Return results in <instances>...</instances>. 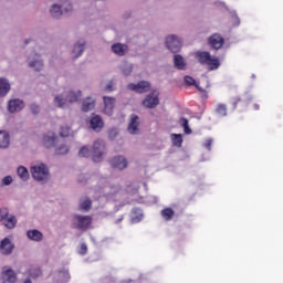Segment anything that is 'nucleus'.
I'll return each mask as SVG.
<instances>
[{"instance_id": "obj_34", "label": "nucleus", "mask_w": 283, "mask_h": 283, "mask_svg": "<svg viewBox=\"0 0 283 283\" xmlns=\"http://www.w3.org/2000/svg\"><path fill=\"white\" fill-rule=\"evenodd\" d=\"M179 125L184 128L185 134H191V128L189 127V119L181 117L179 119Z\"/></svg>"}, {"instance_id": "obj_23", "label": "nucleus", "mask_w": 283, "mask_h": 283, "mask_svg": "<svg viewBox=\"0 0 283 283\" xmlns=\"http://www.w3.org/2000/svg\"><path fill=\"white\" fill-rule=\"evenodd\" d=\"M10 81L6 77H0V98L8 96V94H10Z\"/></svg>"}, {"instance_id": "obj_37", "label": "nucleus", "mask_w": 283, "mask_h": 283, "mask_svg": "<svg viewBox=\"0 0 283 283\" xmlns=\"http://www.w3.org/2000/svg\"><path fill=\"white\" fill-rule=\"evenodd\" d=\"M171 138H172V145H175V147H182V135L172 134Z\"/></svg>"}, {"instance_id": "obj_25", "label": "nucleus", "mask_w": 283, "mask_h": 283, "mask_svg": "<svg viewBox=\"0 0 283 283\" xmlns=\"http://www.w3.org/2000/svg\"><path fill=\"white\" fill-rule=\"evenodd\" d=\"M27 238L32 242H43V232L36 229L28 230Z\"/></svg>"}, {"instance_id": "obj_46", "label": "nucleus", "mask_w": 283, "mask_h": 283, "mask_svg": "<svg viewBox=\"0 0 283 283\" xmlns=\"http://www.w3.org/2000/svg\"><path fill=\"white\" fill-rule=\"evenodd\" d=\"M78 253H80V255H86L87 254V244L82 243Z\"/></svg>"}, {"instance_id": "obj_41", "label": "nucleus", "mask_w": 283, "mask_h": 283, "mask_svg": "<svg viewBox=\"0 0 283 283\" xmlns=\"http://www.w3.org/2000/svg\"><path fill=\"white\" fill-rule=\"evenodd\" d=\"M60 136L62 138H67V136H70V126H62L60 129Z\"/></svg>"}, {"instance_id": "obj_31", "label": "nucleus", "mask_w": 283, "mask_h": 283, "mask_svg": "<svg viewBox=\"0 0 283 283\" xmlns=\"http://www.w3.org/2000/svg\"><path fill=\"white\" fill-rule=\"evenodd\" d=\"M17 282V274L12 270H7L3 275V283Z\"/></svg>"}, {"instance_id": "obj_45", "label": "nucleus", "mask_w": 283, "mask_h": 283, "mask_svg": "<svg viewBox=\"0 0 283 283\" xmlns=\"http://www.w3.org/2000/svg\"><path fill=\"white\" fill-rule=\"evenodd\" d=\"M138 189H139L138 186H128L126 191L127 193H138Z\"/></svg>"}, {"instance_id": "obj_57", "label": "nucleus", "mask_w": 283, "mask_h": 283, "mask_svg": "<svg viewBox=\"0 0 283 283\" xmlns=\"http://www.w3.org/2000/svg\"><path fill=\"white\" fill-rule=\"evenodd\" d=\"M78 182H85V181H83V180L78 179Z\"/></svg>"}, {"instance_id": "obj_12", "label": "nucleus", "mask_w": 283, "mask_h": 283, "mask_svg": "<svg viewBox=\"0 0 283 283\" xmlns=\"http://www.w3.org/2000/svg\"><path fill=\"white\" fill-rule=\"evenodd\" d=\"M111 51L115 56H126L129 53V46L125 43L116 42L111 45Z\"/></svg>"}, {"instance_id": "obj_50", "label": "nucleus", "mask_w": 283, "mask_h": 283, "mask_svg": "<svg viewBox=\"0 0 283 283\" xmlns=\"http://www.w3.org/2000/svg\"><path fill=\"white\" fill-rule=\"evenodd\" d=\"M39 275H41V272H40V271H36L35 274L32 273V272H30V276H31V277H39Z\"/></svg>"}, {"instance_id": "obj_17", "label": "nucleus", "mask_w": 283, "mask_h": 283, "mask_svg": "<svg viewBox=\"0 0 283 283\" xmlns=\"http://www.w3.org/2000/svg\"><path fill=\"white\" fill-rule=\"evenodd\" d=\"M103 101H104V114H106V116H112V114H114V107H116V98L104 96Z\"/></svg>"}, {"instance_id": "obj_53", "label": "nucleus", "mask_w": 283, "mask_h": 283, "mask_svg": "<svg viewBox=\"0 0 283 283\" xmlns=\"http://www.w3.org/2000/svg\"><path fill=\"white\" fill-rule=\"evenodd\" d=\"M132 221L133 222H140V219L133 218Z\"/></svg>"}, {"instance_id": "obj_1", "label": "nucleus", "mask_w": 283, "mask_h": 283, "mask_svg": "<svg viewBox=\"0 0 283 283\" xmlns=\"http://www.w3.org/2000/svg\"><path fill=\"white\" fill-rule=\"evenodd\" d=\"M81 96H83L81 91L65 90L64 92L54 95L53 104L60 109H65V107H70V105L74 103H78Z\"/></svg>"}, {"instance_id": "obj_55", "label": "nucleus", "mask_w": 283, "mask_h": 283, "mask_svg": "<svg viewBox=\"0 0 283 283\" xmlns=\"http://www.w3.org/2000/svg\"><path fill=\"white\" fill-rule=\"evenodd\" d=\"M254 109H260V105L254 104Z\"/></svg>"}, {"instance_id": "obj_15", "label": "nucleus", "mask_w": 283, "mask_h": 283, "mask_svg": "<svg viewBox=\"0 0 283 283\" xmlns=\"http://www.w3.org/2000/svg\"><path fill=\"white\" fill-rule=\"evenodd\" d=\"M111 166L113 169H117L118 171H123L127 169L128 163L127 159L123 156H115L111 160Z\"/></svg>"}, {"instance_id": "obj_43", "label": "nucleus", "mask_w": 283, "mask_h": 283, "mask_svg": "<svg viewBox=\"0 0 283 283\" xmlns=\"http://www.w3.org/2000/svg\"><path fill=\"white\" fill-rule=\"evenodd\" d=\"M184 80L186 85H196V80L189 75H186Z\"/></svg>"}, {"instance_id": "obj_38", "label": "nucleus", "mask_w": 283, "mask_h": 283, "mask_svg": "<svg viewBox=\"0 0 283 283\" xmlns=\"http://www.w3.org/2000/svg\"><path fill=\"white\" fill-rule=\"evenodd\" d=\"M12 182H14V178H12V176L8 175L2 178L0 186L1 187H10V185H12Z\"/></svg>"}, {"instance_id": "obj_8", "label": "nucleus", "mask_w": 283, "mask_h": 283, "mask_svg": "<svg viewBox=\"0 0 283 283\" xmlns=\"http://www.w3.org/2000/svg\"><path fill=\"white\" fill-rule=\"evenodd\" d=\"M28 67L33 72H43V67H45V63L43 62V57L39 53H32L28 60Z\"/></svg>"}, {"instance_id": "obj_7", "label": "nucleus", "mask_w": 283, "mask_h": 283, "mask_svg": "<svg viewBox=\"0 0 283 283\" xmlns=\"http://www.w3.org/2000/svg\"><path fill=\"white\" fill-rule=\"evenodd\" d=\"M91 151L93 163H101L105 157V142L103 139H96Z\"/></svg>"}, {"instance_id": "obj_42", "label": "nucleus", "mask_w": 283, "mask_h": 283, "mask_svg": "<svg viewBox=\"0 0 283 283\" xmlns=\"http://www.w3.org/2000/svg\"><path fill=\"white\" fill-rule=\"evenodd\" d=\"M116 136H118V129H116V128H111V129L108 130V138H109L111 140H114V138H116Z\"/></svg>"}, {"instance_id": "obj_35", "label": "nucleus", "mask_w": 283, "mask_h": 283, "mask_svg": "<svg viewBox=\"0 0 283 283\" xmlns=\"http://www.w3.org/2000/svg\"><path fill=\"white\" fill-rule=\"evenodd\" d=\"M92 156V150H90V147L83 146L78 150V157L80 158H90Z\"/></svg>"}, {"instance_id": "obj_18", "label": "nucleus", "mask_w": 283, "mask_h": 283, "mask_svg": "<svg viewBox=\"0 0 283 283\" xmlns=\"http://www.w3.org/2000/svg\"><path fill=\"white\" fill-rule=\"evenodd\" d=\"M14 251V243L9 238H4L0 243V253L2 255H11Z\"/></svg>"}, {"instance_id": "obj_52", "label": "nucleus", "mask_w": 283, "mask_h": 283, "mask_svg": "<svg viewBox=\"0 0 283 283\" xmlns=\"http://www.w3.org/2000/svg\"><path fill=\"white\" fill-rule=\"evenodd\" d=\"M118 222H123V216L116 220V224H118Z\"/></svg>"}, {"instance_id": "obj_39", "label": "nucleus", "mask_w": 283, "mask_h": 283, "mask_svg": "<svg viewBox=\"0 0 283 283\" xmlns=\"http://www.w3.org/2000/svg\"><path fill=\"white\" fill-rule=\"evenodd\" d=\"M216 114H218V116H227V105L218 104L216 108Z\"/></svg>"}, {"instance_id": "obj_20", "label": "nucleus", "mask_w": 283, "mask_h": 283, "mask_svg": "<svg viewBox=\"0 0 283 283\" xmlns=\"http://www.w3.org/2000/svg\"><path fill=\"white\" fill-rule=\"evenodd\" d=\"M209 43L213 50H220L224 45V38L220 33H214L209 38Z\"/></svg>"}, {"instance_id": "obj_26", "label": "nucleus", "mask_w": 283, "mask_h": 283, "mask_svg": "<svg viewBox=\"0 0 283 283\" xmlns=\"http://www.w3.org/2000/svg\"><path fill=\"white\" fill-rule=\"evenodd\" d=\"M119 71L124 76H132V72H134V64L123 61L119 64Z\"/></svg>"}, {"instance_id": "obj_47", "label": "nucleus", "mask_w": 283, "mask_h": 283, "mask_svg": "<svg viewBox=\"0 0 283 283\" xmlns=\"http://www.w3.org/2000/svg\"><path fill=\"white\" fill-rule=\"evenodd\" d=\"M211 145H213V139H207L206 143L203 144V147H206L208 151H211Z\"/></svg>"}, {"instance_id": "obj_40", "label": "nucleus", "mask_w": 283, "mask_h": 283, "mask_svg": "<svg viewBox=\"0 0 283 283\" xmlns=\"http://www.w3.org/2000/svg\"><path fill=\"white\" fill-rule=\"evenodd\" d=\"M30 112L31 114H34V116H38V114H41V106L36 103H33L30 105Z\"/></svg>"}, {"instance_id": "obj_36", "label": "nucleus", "mask_w": 283, "mask_h": 283, "mask_svg": "<svg viewBox=\"0 0 283 283\" xmlns=\"http://www.w3.org/2000/svg\"><path fill=\"white\" fill-rule=\"evenodd\" d=\"M67 151H70V147L67 145H65V144H61L55 149V154L57 156H65V154H67Z\"/></svg>"}, {"instance_id": "obj_56", "label": "nucleus", "mask_w": 283, "mask_h": 283, "mask_svg": "<svg viewBox=\"0 0 283 283\" xmlns=\"http://www.w3.org/2000/svg\"><path fill=\"white\" fill-rule=\"evenodd\" d=\"M238 107V102L234 103V108Z\"/></svg>"}, {"instance_id": "obj_44", "label": "nucleus", "mask_w": 283, "mask_h": 283, "mask_svg": "<svg viewBox=\"0 0 283 283\" xmlns=\"http://www.w3.org/2000/svg\"><path fill=\"white\" fill-rule=\"evenodd\" d=\"M8 210L6 209V208H1L0 209V222L2 221V220H6L7 218H8Z\"/></svg>"}, {"instance_id": "obj_13", "label": "nucleus", "mask_w": 283, "mask_h": 283, "mask_svg": "<svg viewBox=\"0 0 283 283\" xmlns=\"http://www.w3.org/2000/svg\"><path fill=\"white\" fill-rule=\"evenodd\" d=\"M143 105L144 107H147V109H155V107H158V105H160V99L158 98V95H156V93H150L143 101Z\"/></svg>"}, {"instance_id": "obj_27", "label": "nucleus", "mask_w": 283, "mask_h": 283, "mask_svg": "<svg viewBox=\"0 0 283 283\" xmlns=\"http://www.w3.org/2000/svg\"><path fill=\"white\" fill-rule=\"evenodd\" d=\"M94 107H96V99H94L93 97H86L82 102V112H92Z\"/></svg>"}, {"instance_id": "obj_49", "label": "nucleus", "mask_w": 283, "mask_h": 283, "mask_svg": "<svg viewBox=\"0 0 283 283\" xmlns=\"http://www.w3.org/2000/svg\"><path fill=\"white\" fill-rule=\"evenodd\" d=\"M231 17H232V19H234L235 24H237V25H240V18L238 17V13H235V11H233V12L231 13Z\"/></svg>"}, {"instance_id": "obj_5", "label": "nucleus", "mask_w": 283, "mask_h": 283, "mask_svg": "<svg viewBox=\"0 0 283 283\" xmlns=\"http://www.w3.org/2000/svg\"><path fill=\"white\" fill-rule=\"evenodd\" d=\"M92 220L91 216L74 214L72 219V227L73 229H78V231H87L92 224Z\"/></svg>"}, {"instance_id": "obj_4", "label": "nucleus", "mask_w": 283, "mask_h": 283, "mask_svg": "<svg viewBox=\"0 0 283 283\" xmlns=\"http://www.w3.org/2000/svg\"><path fill=\"white\" fill-rule=\"evenodd\" d=\"M197 57L201 65H208L210 71L218 70L220 67V60L218 57H212L207 51L198 52Z\"/></svg>"}, {"instance_id": "obj_28", "label": "nucleus", "mask_w": 283, "mask_h": 283, "mask_svg": "<svg viewBox=\"0 0 283 283\" xmlns=\"http://www.w3.org/2000/svg\"><path fill=\"white\" fill-rule=\"evenodd\" d=\"M174 66L176 67V70H181V71L187 70V62L185 61V57H182V55L180 54H175Z\"/></svg>"}, {"instance_id": "obj_10", "label": "nucleus", "mask_w": 283, "mask_h": 283, "mask_svg": "<svg viewBox=\"0 0 283 283\" xmlns=\"http://www.w3.org/2000/svg\"><path fill=\"white\" fill-rule=\"evenodd\" d=\"M41 143L45 149H52L56 147L59 143V136H56L53 132L46 133L42 136Z\"/></svg>"}, {"instance_id": "obj_33", "label": "nucleus", "mask_w": 283, "mask_h": 283, "mask_svg": "<svg viewBox=\"0 0 283 283\" xmlns=\"http://www.w3.org/2000/svg\"><path fill=\"white\" fill-rule=\"evenodd\" d=\"M175 213L176 212L171 208H166V209L161 210V217L164 218V220H167V221L171 220V218H174Z\"/></svg>"}, {"instance_id": "obj_24", "label": "nucleus", "mask_w": 283, "mask_h": 283, "mask_svg": "<svg viewBox=\"0 0 283 283\" xmlns=\"http://www.w3.org/2000/svg\"><path fill=\"white\" fill-rule=\"evenodd\" d=\"M92 209V199L90 197H82L78 201V211L87 213Z\"/></svg>"}, {"instance_id": "obj_6", "label": "nucleus", "mask_w": 283, "mask_h": 283, "mask_svg": "<svg viewBox=\"0 0 283 283\" xmlns=\"http://www.w3.org/2000/svg\"><path fill=\"white\" fill-rule=\"evenodd\" d=\"M166 48L169 50V52H172V54H178L180 50H182V38L176 34H170L166 36L165 39Z\"/></svg>"}, {"instance_id": "obj_48", "label": "nucleus", "mask_w": 283, "mask_h": 283, "mask_svg": "<svg viewBox=\"0 0 283 283\" xmlns=\"http://www.w3.org/2000/svg\"><path fill=\"white\" fill-rule=\"evenodd\" d=\"M105 91L106 92H113L114 91V83L113 82H108L105 86Z\"/></svg>"}, {"instance_id": "obj_19", "label": "nucleus", "mask_w": 283, "mask_h": 283, "mask_svg": "<svg viewBox=\"0 0 283 283\" xmlns=\"http://www.w3.org/2000/svg\"><path fill=\"white\" fill-rule=\"evenodd\" d=\"M25 107L24 103L20 98L10 99L8 103V111L10 114H17V112H21Z\"/></svg>"}, {"instance_id": "obj_14", "label": "nucleus", "mask_w": 283, "mask_h": 283, "mask_svg": "<svg viewBox=\"0 0 283 283\" xmlns=\"http://www.w3.org/2000/svg\"><path fill=\"white\" fill-rule=\"evenodd\" d=\"M90 127L91 129H93V132H102L103 127H105V122H103V117L93 114L90 119Z\"/></svg>"}, {"instance_id": "obj_32", "label": "nucleus", "mask_w": 283, "mask_h": 283, "mask_svg": "<svg viewBox=\"0 0 283 283\" xmlns=\"http://www.w3.org/2000/svg\"><path fill=\"white\" fill-rule=\"evenodd\" d=\"M4 227L7 229H14V227H17V217H14L12 214L7 217V219L4 221Z\"/></svg>"}, {"instance_id": "obj_9", "label": "nucleus", "mask_w": 283, "mask_h": 283, "mask_svg": "<svg viewBox=\"0 0 283 283\" xmlns=\"http://www.w3.org/2000/svg\"><path fill=\"white\" fill-rule=\"evenodd\" d=\"M127 132L133 136L140 134V117H138V115H130Z\"/></svg>"}, {"instance_id": "obj_21", "label": "nucleus", "mask_w": 283, "mask_h": 283, "mask_svg": "<svg viewBox=\"0 0 283 283\" xmlns=\"http://www.w3.org/2000/svg\"><path fill=\"white\" fill-rule=\"evenodd\" d=\"M11 137L8 130H0V149H10Z\"/></svg>"}, {"instance_id": "obj_22", "label": "nucleus", "mask_w": 283, "mask_h": 283, "mask_svg": "<svg viewBox=\"0 0 283 283\" xmlns=\"http://www.w3.org/2000/svg\"><path fill=\"white\" fill-rule=\"evenodd\" d=\"M84 52H85V41L80 40L73 45L72 56L73 59H78V56H83Z\"/></svg>"}, {"instance_id": "obj_54", "label": "nucleus", "mask_w": 283, "mask_h": 283, "mask_svg": "<svg viewBox=\"0 0 283 283\" xmlns=\"http://www.w3.org/2000/svg\"><path fill=\"white\" fill-rule=\"evenodd\" d=\"M23 283H32V281L30 279H27Z\"/></svg>"}, {"instance_id": "obj_30", "label": "nucleus", "mask_w": 283, "mask_h": 283, "mask_svg": "<svg viewBox=\"0 0 283 283\" xmlns=\"http://www.w3.org/2000/svg\"><path fill=\"white\" fill-rule=\"evenodd\" d=\"M71 277L70 270H61L57 272V282L67 283Z\"/></svg>"}, {"instance_id": "obj_29", "label": "nucleus", "mask_w": 283, "mask_h": 283, "mask_svg": "<svg viewBox=\"0 0 283 283\" xmlns=\"http://www.w3.org/2000/svg\"><path fill=\"white\" fill-rule=\"evenodd\" d=\"M17 176L22 182H28L30 180V171L24 166H19L17 168Z\"/></svg>"}, {"instance_id": "obj_16", "label": "nucleus", "mask_w": 283, "mask_h": 283, "mask_svg": "<svg viewBox=\"0 0 283 283\" xmlns=\"http://www.w3.org/2000/svg\"><path fill=\"white\" fill-rule=\"evenodd\" d=\"M102 182H105V185L102 187V193L105 196V198H112V196H116L118 191H120V187L118 186H111L107 184V180L103 179Z\"/></svg>"}, {"instance_id": "obj_2", "label": "nucleus", "mask_w": 283, "mask_h": 283, "mask_svg": "<svg viewBox=\"0 0 283 283\" xmlns=\"http://www.w3.org/2000/svg\"><path fill=\"white\" fill-rule=\"evenodd\" d=\"M49 14L52 19L59 21L62 17H72L74 14V4L70 0H60L53 3L49 9Z\"/></svg>"}, {"instance_id": "obj_3", "label": "nucleus", "mask_w": 283, "mask_h": 283, "mask_svg": "<svg viewBox=\"0 0 283 283\" xmlns=\"http://www.w3.org/2000/svg\"><path fill=\"white\" fill-rule=\"evenodd\" d=\"M31 176L36 182H48L50 168L45 164H38L31 167Z\"/></svg>"}, {"instance_id": "obj_11", "label": "nucleus", "mask_w": 283, "mask_h": 283, "mask_svg": "<svg viewBox=\"0 0 283 283\" xmlns=\"http://www.w3.org/2000/svg\"><path fill=\"white\" fill-rule=\"evenodd\" d=\"M149 87H151V83L147 81H142L137 84L130 83L127 85V90H130V92H136L137 94H145L146 92H149Z\"/></svg>"}, {"instance_id": "obj_51", "label": "nucleus", "mask_w": 283, "mask_h": 283, "mask_svg": "<svg viewBox=\"0 0 283 283\" xmlns=\"http://www.w3.org/2000/svg\"><path fill=\"white\" fill-rule=\"evenodd\" d=\"M195 87H197L199 90V92H202V87H200V85H198V83H195Z\"/></svg>"}]
</instances>
